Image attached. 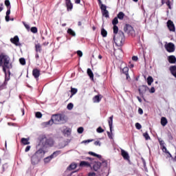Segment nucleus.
Listing matches in <instances>:
<instances>
[{
  "instance_id": "obj_19",
  "label": "nucleus",
  "mask_w": 176,
  "mask_h": 176,
  "mask_svg": "<svg viewBox=\"0 0 176 176\" xmlns=\"http://www.w3.org/2000/svg\"><path fill=\"white\" fill-rule=\"evenodd\" d=\"M87 73L88 76H89L91 80H94V74L91 71V69H87Z\"/></svg>"
},
{
  "instance_id": "obj_21",
  "label": "nucleus",
  "mask_w": 176,
  "mask_h": 176,
  "mask_svg": "<svg viewBox=\"0 0 176 176\" xmlns=\"http://www.w3.org/2000/svg\"><path fill=\"white\" fill-rule=\"evenodd\" d=\"M35 52L36 53H41L42 45H41V43H37L35 45Z\"/></svg>"
},
{
  "instance_id": "obj_8",
  "label": "nucleus",
  "mask_w": 176,
  "mask_h": 176,
  "mask_svg": "<svg viewBox=\"0 0 176 176\" xmlns=\"http://www.w3.org/2000/svg\"><path fill=\"white\" fill-rule=\"evenodd\" d=\"M167 27L169 31H171L172 32H175V25H174V22H173V21L168 20L167 21Z\"/></svg>"
},
{
  "instance_id": "obj_59",
  "label": "nucleus",
  "mask_w": 176,
  "mask_h": 176,
  "mask_svg": "<svg viewBox=\"0 0 176 176\" xmlns=\"http://www.w3.org/2000/svg\"><path fill=\"white\" fill-rule=\"evenodd\" d=\"M166 155L167 157H171V159H174V157H173V155H171V153H169V151L166 153Z\"/></svg>"
},
{
  "instance_id": "obj_60",
  "label": "nucleus",
  "mask_w": 176,
  "mask_h": 176,
  "mask_svg": "<svg viewBox=\"0 0 176 176\" xmlns=\"http://www.w3.org/2000/svg\"><path fill=\"white\" fill-rule=\"evenodd\" d=\"M30 149H31V146H28L25 149V152H28Z\"/></svg>"
},
{
  "instance_id": "obj_36",
  "label": "nucleus",
  "mask_w": 176,
  "mask_h": 176,
  "mask_svg": "<svg viewBox=\"0 0 176 176\" xmlns=\"http://www.w3.org/2000/svg\"><path fill=\"white\" fill-rule=\"evenodd\" d=\"M101 12H103L104 10H107V6L102 4V2L101 1V3L99 4Z\"/></svg>"
},
{
  "instance_id": "obj_58",
  "label": "nucleus",
  "mask_w": 176,
  "mask_h": 176,
  "mask_svg": "<svg viewBox=\"0 0 176 176\" xmlns=\"http://www.w3.org/2000/svg\"><path fill=\"white\" fill-rule=\"evenodd\" d=\"M132 60L133 61H138V56H133Z\"/></svg>"
},
{
  "instance_id": "obj_43",
  "label": "nucleus",
  "mask_w": 176,
  "mask_h": 176,
  "mask_svg": "<svg viewBox=\"0 0 176 176\" xmlns=\"http://www.w3.org/2000/svg\"><path fill=\"white\" fill-rule=\"evenodd\" d=\"M19 63L21 65H25V59L24 58H19Z\"/></svg>"
},
{
  "instance_id": "obj_49",
  "label": "nucleus",
  "mask_w": 176,
  "mask_h": 176,
  "mask_svg": "<svg viewBox=\"0 0 176 176\" xmlns=\"http://www.w3.org/2000/svg\"><path fill=\"white\" fill-rule=\"evenodd\" d=\"M97 133H104V129H102V128L101 126H99L97 129H96Z\"/></svg>"
},
{
  "instance_id": "obj_48",
  "label": "nucleus",
  "mask_w": 176,
  "mask_h": 176,
  "mask_svg": "<svg viewBox=\"0 0 176 176\" xmlns=\"http://www.w3.org/2000/svg\"><path fill=\"white\" fill-rule=\"evenodd\" d=\"M36 118H38V119H41L42 118V113L41 112H36Z\"/></svg>"
},
{
  "instance_id": "obj_42",
  "label": "nucleus",
  "mask_w": 176,
  "mask_h": 176,
  "mask_svg": "<svg viewBox=\"0 0 176 176\" xmlns=\"http://www.w3.org/2000/svg\"><path fill=\"white\" fill-rule=\"evenodd\" d=\"M74 108V104L73 103H69L67 106V109L69 110V111H71L72 110V109Z\"/></svg>"
},
{
  "instance_id": "obj_40",
  "label": "nucleus",
  "mask_w": 176,
  "mask_h": 176,
  "mask_svg": "<svg viewBox=\"0 0 176 176\" xmlns=\"http://www.w3.org/2000/svg\"><path fill=\"white\" fill-rule=\"evenodd\" d=\"M143 137H144L146 141H148V140H151V136H149V134L148 133V132L143 133Z\"/></svg>"
},
{
  "instance_id": "obj_16",
  "label": "nucleus",
  "mask_w": 176,
  "mask_h": 176,
  "mask_svg": "<svg viewBox=\"0 0 176 176\" xmlns=\"http://www.w3.org/2000/svg\"><path fill=\"white\" fill-rule=\"evenodd\" d=\"M80 167H91V163L85 161H81L80 163Z\"/></svg>"
},
{
  "instance_id": "obj_56",
  "label": "nucleus",
  "mask_w": 176,
  "mask_h": 176,
  "mask_svg": "<svg viewBox=\"0 0 176 176\" xmlns=\"http://www.w3.org/2000/svg\"><path fill=\"white\" fill-rule=\"evenodd\" d=\"M23 25L26 30H30V25L25 23V22H23Z\"/></svg>"
},
{
  "instance_id": "obj_27",
  "label": "nucleus",
  "mask_w": 176,
  "mask_h": 176,
  "mask_svg": "<svg viewBox=\"0 0 176 176\" xmlns=\"http://www.w3.org/2000/svg\"><path fill=\"white\" fill-rule=\"evenodd\" d=\"M58 155H61V151H56L55 152H54L52 155H51V157L52 159H54V157H57V156H58Z\"/></svg>"
},
{
  "instance_id": "obj_51",
  "label": "nucleus",
  "mask_w": 176,
  "mask_h": 176,
  "mask_svg": "<svg viewBox=\"0 0 176 176\" xmlns=\"http://www.w3.org/2000/svg\"><path fill=\"white\" fill-rule=\"evenodd\" d=\"M161 149L162 150V152H164V153H167V152H168L167 151V148H166V146H163V147H162Z\"/></svg>"
},
{
  "instance_id": "obj_9",
  "label": "nucleus",
  "mask_w": 176,
  "mask_h": 176,
  "mask_svg": "<svg viewBox=\"0 0 176 176\" xmlns=\"http://www.w3.org/2000/svg\"><path fill=\"white\" fill-rule=\"evenodd\" d=\"M149 87L146 85H142L140 87L138 91H139V94L140 96H142L145 93H146V90H148Z\"/></svg>"
},
{
  "instance_id": "obj_29",
  "label": "nucleus",
  "mask_w": 176,
  "mask_h": 176,
  "mask_svg": "<svg viewBox=\"0 0 176 176\" xmlns=\"http://www.w3.org/2000/svg\"><path fill=\"white\" fill-rule=\"evenodd\" d=\"M29 140H30L29 139L23 138L21 139V142L22 144H23V145H30V142H28Z\"/></svg>"
},
{
  "instance_id": "obj_35",
  "label": "nucleus",
  "mask_w": 176,
  "mask_h": 176,
  "mask_svg": "<svg viewBox=\"0 0 176 176\" xmlns=\"http://www.w3.org/2000/svg\"><path fill=\"white\" fill-rule=\"evenodd\" d=\"M101 35H102V36H103V38H105V37H107V35H108V32H107V30H105V29L102 28Z\"/></svg>"
},
{
  "instance_id": "obj_50",
  "label": "nucleus",
  "mask_w": 176,
  "mask_h": 176,
  "mask_svg": "<svg viewBox=\"0 0 176 176\" xmlns=\"http://www.w3.org/2000/svg\"><path fill=\"white\" fill-rule=\"evenodd\" d=\"M93 141H94V140L93 139L84 140L82 141V144H89V142H93Z\"/></svg>"
},
{
  "instance_id": "obj_23",
  "label": "nucleus",
  "mask_w": 176,
  "mask_h": 176,
  "mask_svg": "<svg viewBox=\"0 0 176 176\" xmlns=\"http://www.w3.org/2000/svg\"><path fill=\"white\" fill-rule=\"evenodd\" d=\"M113 124V116H111L109 120V126L111 133H112V126Z\"/></svg>"
},
{
  "instance_id": "obj_5",
  "label": "nucleus",
  "mask_w": 176,
  "mask_h": 176,
  "mask_svg": "<svg viewBox=\"0 0 176 176\" xmlns=\"http://www.w3.org/2000/svg\"><path fill=\"white\" fill-rule=\"evenodd\" d=\"M124 30L126 34L131 35V36H135V30H134V28L131 25L126 24L124 28Z\"/></svg>"
},
{
  "instance_id": "obj_52",
  "label": "nucleus",
  "mask_w": 176,
  "mask_h": 176,
  "mask_svg": "<svg viewBox=\"0 0 176 176\" xmlns=\"http://www.w3.org/2000/svg\"><path fill=\"white\" fill-rule=\"evenodd\" d=\"M107 135H108V137H109V138L110 139V140H112L113 138L112 137V131H111V132H108L107 131Z\"/></svg>"
},
{
  "instance_id": "obj_3",
  "label": "nucleus",
  "mask_w": 176,
  "mask_h": 176,
  "mask_svg": "<svg viewBox=\"0 0 176 176\" xmlns=\"http://www.w3.org/2000/svg\"><path fill=\"white\" fill-rule=\"evenodd\" d=\"M125 39L124 33L122 30H119L118 34L113 36V41L117 46H122Z\"/></svg>"
},
{
  "instance_id": "obj_17",
  "label": "nucleus",
  "mask_w": 176,
  "mask_h": 176,
  "mask_svg": "<svg viewBox=\"0 0 176 176\" xmlns=\"http://www.w3.org/2000/svg\"><path fill=\"white\" fill-rule=\"evenodd\" d=\"M168 61L170 64H175L176 63V58L174 55H170L168 57Z\"/></svg>"
},
{
  "instance_id": "obj_26",
  "label": "nucleus",
  "mask_w": 176,
  "mask_h": 176,
  "mask_svg": "<svg viewBox=\"0 0 176 176\" xmlns=\"http://www.w3.org/2000/svg\"><path fill=\"white\" fill-rule=\"evenodd\" d=\"M76 167H77L76 164L72 163V164H71L69 166V167L67 168V170H68L69 171H72V170H75V168H76Z\"/></svg>"
},
{
  "instance_id": "obj_47",
  "label": "nucleus",
  "mask_w": 176,
  "mask_h": 176,
  "mask_svg": "<svg viewBox=\"0 0 176 176\" xmlns=\"http://www.w3.org/2000/svg\"><path fill=\"white\" fill-rule=\"evenodd\" d=\"M83 127L82 126H80L78 129H77V131L78 133V134H82V133H83Z\"/></svg>"
},
{
  "instance_id": "obj_32",
  "label": "nucleus",
  "mask_w": 176,
  "mask_h": 176,
  "mask_svg": "<svg viewBox=\"0 0 176 176\" xmlns=\"http://www.w3.org/2000/svg\"><path fill=\"white\" fill-rule=\"evenodd\" d=\"M67 34H69V35H71L72 36H76V33H75L71 28H69L67 30Z\"/></svg>"
},
{
  "instance_id": "obj_28",
  "label": "nucleus",
  "mask_w": 176,
  "mask_h": 176,
  "mask_svg": "<svg viewBox=\"0 0 176 176\" xmlns=\"http://www.w3.org/2000/svg\"><path fill=\"white\" fill-rule=\"evenodd\" d=\"M116 17L119 19V20H123V19H124V13L123 12H120Z\"/></svg>"
},
{
  "instance_id": "obj_12",
  "label": "nucleus",
  "mask_w": 176,
  "mask_h": 176,
  "mask_svg": "<svg viewBox=\"0 0 176 176\" xmlns=\"http://www.w3.org/2000/svg\"><path fill=\"white\" fill-rule=\"evenodd\" d=\"M11 43L15 45V46H20V38H19V36H15L14 38H10Z\"/></svg>"
},
{
  "instance_id": "obj_20",
  "label": "nucleus",
  "mask_w": 176,
  "mask_h": 176,
  "mask_svg": "<svg viewBox=\"0 0 176 176\" xmlns=\"http://www.w3.org/2000/svg\"><path fill=\"white\" fill-rule=\"evenodd\" d=\"M101 168V162H95V164L93 166V168L94 171H98L100 168Z\"/></svg>"
},
{
  "instance_id": "obj_14",
  "label": "nucleus",
  "mask_w": 176,
  "mask_h": 176,
  "mask_svg": "<svg viewBox=\"0 0 176 176\" xmlns=\"http://www.w3.org/2000/svg\"><path fill=\"white\" fill-rule=\"evenodd\" d=\"M31 162L32 164H33V166H35V164H38V163L41 162V160H38V157L33 155L31 158Z\"/></svg>"
},
{
  "instance_id": "obj_63",
  "label": "nucleus",
  "mask_w": 176,
  "mask_h": 176,
  "mask_svg": "<svg viewBox=\"0 0 176 176\" xmlns=\"http://www.w3.org/2000/svg\"><path fill=\"white\" fill-rule=\"evenodd\" d=\"M88 176H96V173H94V172L89 173L88 174Z\"/></svg>"
},
{
  "instance_id": "obj_57",
  "label": "nucleus",
  "mask_w": 176,
  "mask_h": 176,
  "mask_svg": "<svg viewBox=\"0 0 176 176\" xmlns=\"http://www.w3.org/2000/svg\"><path fill=\"white\" fill-rule=\"evenodd\" d=\"M138 113L140 115H142V113H144V110H142V109H141V108H139L138 109Z\"/></svg>"
},
{
  "instance_id": "obj_38",
  "label": "nucleus",
  "mask_w": 176,
  "mask_h": 176,
  "mask_svg": "<svg viewBox=\"0 0 176 176\" xmlns=\"http://www.w3.org/2000/svg\"><path fill=\"white\" fill-rule=\"evenodd\" d=\"M117 16H116L113 21H112V24L113 25H116L117 24H119V20L118 19Z\"/></svg>"
},
{
  "instance_id": "obj_2",
  "label": "nucleus",
  "mask_w": 176,
  "mask_h": 176,
  "mask_svg": "<svg viewBox=\"0 0 176 176\" xmlns=\"http://www.w3.org/2000/svg\"><path fill=\"white\" fill-rule=\"evenodd\" d=\"M67 120H65V116L63 114H55L52 116L50 120L45 122V126H49L52 123H55V124H61L63 123H65Z\"/></svg>"
},
{
  "instance_id": "obj_10",
  "label": "nucleus",
  "mask_w": 176,
  "mask_h": 176,
  "mask_svg": "<svg viewBox=\"0 0 176 176\" xmlns=\"http://www.w3.org/2000/svg\"><path fill=\"white\" fill-rule=\"evenodd\" d=\"M120 69L121 74L126 75V80H129V79H130V75H129V68L127 67H124V68L120 67Z\"/></svg>"
},
{
  "instance_id": "obj_53",
  "label": "nucleus",
  "mask_w": 176,
  "mask_h": 176,
  "mask_svg": "<svg viewBox=\"0 0 176 176\" xmlns=\"http://www.w3.org/2000/svg\"><path fill=\"white\" fill-rule=\"evenodd\" d=\"M159 143L161 148H163V146H164V141L159 140Z\"/></svg>"
},
{
  "instance_id": "obj_22",
  "label": "nucleus",
  "mask_w": 176,
  "mask_h": 176,
  "mask_svg": "<svg viewBox=\"0 0 176 176\" xmlns=\"http://www.w3.org/2000/svg\"><path fill=\"white\" fill-rule=\"evenodd\" d=\"M167 123H168V121L167 120V118L166 117H162L161 118V124L163 126V127H166L167 126Z\"/></svg>"
},
{
  "instance_id": "obj_11",
  "label": "nucleus",
  "mask_w": 176,
  "mask_h": 176,
  "mask_svg": "<svg viewBox=\"0 0 176 176\" xmlns=\"http://www.w3.org/2000/svg\"><path fill=\"white\" fill-rule=\"evenodd\" d=\"M121 156H122L124 160L130 162V155H129V153L122 148L121 149Z\"/></svg>"
},
{
  "instance_id": "obj_6",
  "label": "nucleus",
  "mask_w": 176,
  "mask_h": 176,
  "mask_svg": "<svg viewBox=\"0 0 176 176\" xmlns=\"http://www.w3.org/2000/svg\"><path fill=\"white\" fill-rule=\"evenodd\" d=\"M164 47L168 53H174L175 52V45L173 43L166 44Z\"/></svg>"
},
{
  "instance_id": "obj_31",
  "label": "nucleus",
  "mask_w": 176,
  "mask_h": 176,
  "mask_svg": "<svg viewBox=\"0 0 176 176\" xmlns=\"http://www.w3.org/2000/svg\"><path fill=\"white\" fill-rule=\"evenodd\" d=\"M89 155H91V156H95L96 157H97L98 159H102V157L98 154H96L95 153H93L91 151H89Z\"/></svg>"
},
{
  "instance_id": "obj_34",
  "label": "nucleus",
  "mask_w": 176,
  "mask_h": 176,
  "mask_svg": "<svg viewBox=\"0 0 176 176\" xmlns=\"http://www.w3.org/2000/svg\"><path fill=\"white\" fill-rule=\"evenodd\" d=\"M113 30L114 35H116V34H119V28H118L116 25H113Z\"/></svg>"
},
{
  "instance_id": "obj_24",
  "label": "nucleus",
  "mask_w": 176,
  "mask_h": 176,
  "mask_svg": "<svg viewBox=\"0 0 176 176\" xmlns=\"http://www.w3.org/2000/svg\"><path fill=\"white\" fill-rule=\"evenodd\" d=\"M166 5L168 6V9H171V1L170 0H162V5Z\"/></svg>"
},
{
  "instance_id": "obj_55",
  "label": "nucleus",
  "mask_w": 176,
  "mask_h": 176,
  "mask_svg": "<svg viewBox=\"0 0 176 176\" xmlns=\"http://www.w3.org/2000/svg\"><path fill=\"white\" fill-rule=\"evenodd\" d=\"M94 145H96V146H101V142H100V141H96L94 142Z\"/></svg>"
},
{
  "instance_id": "obj_39",
  "label": "nucleus",
  "mask_w": 176,
  "mask_h": 176,
  "mask_svg": "<svg viewBox=\"0 0 176 176\" xmlns=\"http://www.w3.org/2000/svg\"><path fill=\"white\" fill-rule=\"evenodd\" d=\"M8 168H9V165H8V164H5L2 166L3 172L8 171Z\"/></svg>"
},
{
  "instance_id": "obj_45",
  "label": "nucleus",
  "mask_w": 176,
  "mask_h": 176,
  "mask_svg": "<svg viewBox=\"0 0 176 176\" xmlns=\"http://www.w3.org/2000/svg\"><path fill=\"white\" fill-rule=\"evenodd\" d=\"M52 159H53L52 157H51V155L50 157H47L44 159V162L45 163H49V162H50V160H52Z\"/></svg>"
},
{
  "instance_id": "obj_15",
  "label": "nucleus",
  "mask_w": 176,
  "mask_h": 176,
  "mask_svg": "<svg viewBox=\"0 0 176 176\" xmlns=\"http://www.w3.org/2000/svg\"><path fill=\"white\" fill-rule=\"evenodd\" d=\"M66 8L67 10V12H69L74 9V4H72V2L71 1H67L65 2Z\"/></svg>"
},
{
  "instance_id": "obj_64",
  "label": "nucleus",
  "mask_w": 176,
  "mask_h": 176,
  "mask_svg": "<svg viewBox=\"0 0 176 176\" xmlns=\"http://www.w3.org/2000/svg\"><path fill=\"white\" fill-rule=\"evenodd\" d=\"M35 58H36V60H38V58H39V54H38L37 52L35 55Z\"/></svg>"
},
{
  "instance_id": "obj_7",
  "label": "nucleus",
  "mask_w": 176,
  "mask_h": 176,
  "mask_svg": "<svg viewBox=\"0 0 176 176\" xmlns=\"http://www.w3.org/2000/svg\"><path fill=\"white\" fill-rule=\"evenodd\" d=\"M36 157H38V160H41L43 156H45V151L43 149L40 148L37 151L35 152L34 154Z\"/></svg>"
},
{
  "instance_id": "obj_46",
  "label": "nucleus",
  "mask_w": 176,
  "mask_h": 176,
  "mask_svg": "<svg viewBox=\"0 0 176 176\" xmlns=\"http://www.w3.org/2000/svg\"><path fill=\"white\" fill-rule=\"evenodd\" d=\"M5 5H6V6H7V9H8V8H11L10 1L9 0L5 1Z\"/></svg>"
},
{
  "instance_id": "obj_13",
  "label": "nucleus",
  "mask_w": 176,
  "mask_h": 176,
  "mask_svg": "<svg viewBox=\"0 0 176 176\" xmlns=\"http://www.w3.org/2000/svg\"><path fill=\"white\" fill-rule=\"evenodd\" d=\"M32 75L35 79H38L41 76V71L38 69H34L32 70Z\"/></svg>"
},
{
  "instance_id": "obj_44",
  "label": "nucleus",
  "mask_w": 176,
  "mask_h": 176,
  "mask_svg": "<svg viewBox=\"0 0 176 176\" xmlns=\"http://www.w3.org/2000/svg\"><path fill=\"white\" fill-rule=\"evenodd\" d=\"M135 126L138 130H141V129H142V126H141V124L139 122L135 123Z\"/></svg>"
},
{
  "instance_id": "obj_61",
  "label": "nucleus",
  "mask_w": 176,
  "mask_h": 176,
  "mask_svg": "<svg viewBox=\"0 0 176 176\" xmlns=\"http://www.w3.org/2000/svg\"><path fill=\"white\" fill-rule=\"evenodd\" d=\"M155 87H152L150 89V93H155Z\"/></svg>"
},
{
  "instance_id": "obj_41",
  "label": "nucleus",
  "mask_w": 176,
  "mask_h": 176,
  "mask_svg": "<svg viewBox=\"0 0 176 176\" xmlns=\"http://www.w3.org/2000/svg\"><path fill=\"white\" fill-rule=\"evenodd\" d=\"M30 31L33 34H36V32H38V28L36 27H32L31 28Z\"/></svg>"
},
{
  "instance_id": "obj_62",
  "label": "nucleus",
  "mask_w": 176,
  "mask_h": 176,
  "mask_svg": "<svg viewBox=\"0 0 176 176\" xmlns=\"http://www.w3.org/2000/svg\"><path fill=\"white\" fill-rule=\"evenodd\" d=\"M85 160H89L90 162H93V160H94V159L87 157L85 158Z\"/></svg>"
},
{
  "instance_id": "obj_4",
  "label": "nucleus",
  "mask_w": 176,
  "mask_h": 176,
  "mask_svg": "<svg viewBox=\"0 0 176 176\" xmlns=\"http://www.w3.org/2000/svg\"><path fill=\"white\" fill-rule=\"evenodd\" d=\"M40 142L43 146H53L54 142L52 138H47L46 135H42L40 136Z\"/></svg>"
},
{
  "instance_id": "obj_54",
  "label": "nucleus",
  "mask_w": 176,
  "mask_h": 176,
  "mask_svg": "<svg viewBox=\"0 0 176 176\" xmlns=\"http://www.w3.org/2000/svg\"><path fill=\"white\" fill-rule=\"evenodd\" d=\"M77 54L78 57H82V56H83V52H82L80 50H78L77 51Z\"/></svg>"
},
{
  "instance_id": "obj_37",
  "label": "nucleus",
  "mask_w": 176,
  "mask_h": 176,
  "mask_svg": "<svg viewBox=\"0 0 176 176\" xmlns=\"http://www.w3.org/2000/svg\"><path fill=\"white\" fill-rule=\"evenodd\" d=\"M78 93V89L76 88L71 87V94L72 96H75Z\"/></svg>"
},
{
  "instance_id": "obj_25",
  "label": "nucleus",
  "mask_w": 176,
  "mask_h": 176,
  "mask_svg": "<svg viewBox=\"0 0 176 176\" xmlns=\"http://www.w3.org/2000/svg\"><path fill=\"white\" fill-rule=\"evenodd\" d=\"M12 7H9L8 8V10L6 12V21H10V9H11Z\"/></svg>"
},
{
  "instance_id": "obj_30",
  "label": "nucleus",
  "mask_w": 176,
  "mask_h": 176,
  "mask_svg": "<svg viewBox=\"0 0 176 176\" xmlns=\"http://www.w3.org/2000/svg\"><path fill=\"white\" fill-rule=\"evenodd\" d=\"M102 14L104 17H106V19H108V17H109V12H108L107 10L102 11Z\"/></svg>"
},
{
  "instance_id": "obj_1",
  "label": "nucleus",
  "mask_w": 176,
  "mask_h": 176,
  "mask_svg": "<svg viewBox=\"0 0 176 176\" xmlns=\"http://www.w3.org/2000/svg\"><path fill=\"white\" fill-rule=\"evenodd\" d=\"M1 63L3 67V72L5 74L6 80H10V69L13 67L10 63V58L4 53L1 54Z\"/></svg>"
},
{
  "instance_id": "obj_33",
  "label": "nucleus",
  "mask_w": 176,
  "mask_h": 176,
  "mask_svg": "<svg viewBox=\"0 0 176 176\" xmlns=\"http://www.w3.org/2000/svg\"><path fill=\"white\" fill-rule=\"evenodd\" d=\"M147 83L148 85V86H151V85H152V83H153V78L151 76H149L147 78Z\"/></svg>"
},
{
  "instance_id": "obj_18",
  "label": "nucleus",
  "mask_w": 176,
  "mask_h": 176,
  "mask_svg": "<svg viewBox=\"0 0 176 176\" xmlns=\"http://www.w3.org/2000/svg\"><path fill=\"white\" fill-rule=\"evenodd\" d=\"M102 98V96H101V94L96 95L93 98V102H100V101H101Z\"/></svg>"
}]
</instances>
